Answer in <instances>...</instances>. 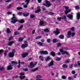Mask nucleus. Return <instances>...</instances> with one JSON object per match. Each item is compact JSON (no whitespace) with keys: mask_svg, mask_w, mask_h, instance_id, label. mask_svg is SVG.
Listing matches in <instances>:
<instances>
[{"mask_svg":"<svg viewBox=\"0 0 80 80\" xmlns=\"http://www.w3.org/2000/svg\"><path fill=\"white\" fill-rule=\"evenodd\" d=\"M8 56L9 57L11 58H12V57H14V54L12 52H10L9 53Z\"/></svg>","mask_w":80,"mask_h":80,"instance_id":"f8f14e48","label":"nucleus"},{"mask_svg":"<svg viewBox=\"0 0 80 80\" xmlns=\"http://www.w3.org/2000/svg\"><path fill=\"white\" fill-rule=\"evenodd\" d=\"M36 80H38L39 78H42V77L40 76V75H38L36 76Z\"/></svg>","mask_w":80,"mask_h":80,"instance_id":"412c9836","label":"nucleus"},{"mask_svg":"<svg viewBox=\"0 0 80 80\" xmlns=\"http://www.w3.org/2000/svg\"><path fill=\"white\" fill-rule=\"evenodd\" d=\"M41 42H37V44L38 45H39V46H41V47H42V46H43V43H44L45 42V40L44 39H42L41 40Z\"/></svg>","mask_w":80,"mask_h":80,"instance_id":"20e7f679","label":"nucleus"},{"mask_svg":"<svg viewBox=\"0 0 80 80\" xmlns=\"http://www.w3.org/2000/svg\"><path fill=\"white\" fill-rule=\"evenodd\" d=\"M61 60V58H60L59 57H58L57 58L56 60V61H60V60Z\"/></svg>","mask_w":80,"mask_h":80,"instance_id":"49530a36","label":"nucleus"},{"mask_svg":"<svg viewBox=\"0 0 80 80\" xmlns=\"http://www.w3.org/2000/svg\"><path fill=\"white\" fill-rule=\"evenodd\" d=\"M53 62H54V61L53 60H52L49 63H48V67H52V66H53V65H54Z\"/></svg>","mask_w":80,"mask_h":80,"instance_id":"6e6552de","label":"nucleus"},{"mask_svg":"<svg viewBox=\"0 0 80 80\" xmlns=\"http://www.w3.org/2000/svg\"><path fill=\"white\" fill-rule=\"evenodd\" d=\"M58 42V40L57 39H54L53 40V43H56Z\"/></svg>","mask_w":80,"mask_h":80,"instance_id":"c85d7f7f","label":"nucleus"},{"mask_svg":"<svg viewBox=\"0 0 80 80\" xmlns=\"http://www.w3.org/2000/svg\"><path fill=\"white\" fill-rule=\"evenodd\" d=\"M28 46H26L25 44H22V48H26V47H27Z\"/></svg>","mask_w":80,"mask_h":80,"instance_id":"cd10ccee","label":"nucleus"},{"mask_svg":"<svg viewBox=\"0 0 80 80\" xmlns=\"http://www.w3.org/2000/svg\"><path fill=\"white\" fill-rule=\"evenodd\" d=\"M72 67H73V64L70 65L69 68H70V69H72Z\"/></svg>","mask_w":80,"mask_h":80,"instance_id":"052dcab7","label":"nucleus"},{"mask_svg":"<svg viewBox=\"0 0 80 80\" xmlns=\"http://www.w3.org/2000/svg\"><path fill=\"white\" fill-rule=\"evenodd\" d=\"M37 9L38 10L36 11L35 13H38V12H40V11H41V10H40V6H38L37 7Z\"/></svg>","mask_w":80,"mask_h":80,"instance_id":"dca6fc26","label":"nucleus"},{"mask_svg":"<svg viewBox=\"0 0 80 80\" xmlns=\"http://www.w3.org/2000/svg\"><path fill=\"white\" fill-rule=\"evenodd\" d=\"M30 18H35V16L33 14H31L30 15Z\"/></svg>","mask_w":80,"mask_h":80,"instance_id":"58836bf2","label":"nucleus"},{"mask_svg":"<svg viewBox=\"0 0 80 80\" xmlns=\"http://www.w3.org/2000/svg\"><path fill=\"white\" fill-rule=\"evenodd\" d=\"M61 45H62V44H61V43H58V47H60V46H61Z\"/></svg>","mask_w":80,"mask_h":80,"instance_id":"680f3d73","label":"nucleus"},{"mask_svg":"<svg viewBox=\"0 0 80 80\" xmlns=\"http://www.w3.org/2000/svg\"><path fill=\"white\" fill-rule=\"evenodd\" d=\"M23 40V38H20L18 39V41H19V42H22Z\"/></svg>","mask_w":80,"mask_h":80,"instance_id":"a19ab883","label":"nucleus"},{"mask_svg":"<svg viewBox=\"0 0 80 80\" xmlns=\"http://www.w3.org/2000/svg\"><path fill=\"white\" fill-rule=\"evenodd\" d=\"M25 76H21L20 77V79H23V78H25Z\"/></svg>","mask_w":80,"mask_h":80,"instance_id":"0e129e2a","label":"nucleus"},{"mask_svg":"<svg viewBox=\"0 0 80 80\" xmlns=\"http://www.w3.org/2000/svg\"><path fill=\"white\" fill-rule=\"evenodd\" d=\"M11 63L14 65L18 64V62L16 61H11Z\"/></svg>","mask_w":80,"mask_h":80,"instance_id":"4be33fe9","label":"nucleus"},{"mask_svg":"<svg viewBox=\"0 0 80 80\" xmlns=\"http://www.w3.org/2000/svg\"><path fill=\"white\" fill-rule=\"evenodd\" d=\"M30 66H29V68H33V67H34L35 66L33 64V62H31L30 63Z\"/></svg>","mask_w":80,"mask_h":80,"instance_id":"2eb2a0df","label":"nucleus"},{"mask_svg":"<svg viewBox=\"0 0 80 80\" xmlns=\"http://www.w3.org/2000/svg\"><path fill=\"white\" fill-rule=\"evenodd\" d=\"M24 43L25 45L27 46V47H28V42H27V41H25Z\"/></svg>","mask_w":80,"mask_h":80,"instance_id":"bb28decb","label":"nucleus"},{"mask_svg":"<svg viewBox=\"0 0 80 80\" xmlns=\"http://www.w3.org/2000/svg\"><path fill=\"white\" fill-rule=\"evenodd\" d=\"M28 55V53L26 52L25 53H23L22 54V57L23 58H25Z\"/></svg>","mask_w":80,"mask_h":80,"instance_id":"1a4fd4ad","label":"nucleus"},{"mask_svg":"<svg viewBox=\"0 0 80 80\" xmlns=\"http://www.w3.org/2000/svg\"><path fill=\"white\" fill-rule=\"evenodd\" d=\"M63 7H64L66 10L64 11V12L65 13V14L67 15L68 13L69 12H71V9H69V7L67 6H63Z\"/></svg>","mask_w":80,"mask_h":80,"instance_id":"f03ea898","label":"nucleus"},{"mask_svg":"<svg viewBox=\"0 0 80 80\" xmlns=\"http://www.w3.org/2000/svg\"><path fill=\"white\" fill-rule=\"evenodd\" d=\"M50 55H51L53 57H55V53L53 52H52L50 53Z\"/></svg>","mask_w":80,"mask_h":80,"instance_id":"a878e982","label":"nucleus"},{"mask_svg":"<svg viewBox=\"0 0 80 80\" xmlns=\"http://www.w3.org/2000/svg\"><path fill=\"white\" fill-rule=\"evenodd\" d=\"M47 42L48 43H50V42H51V39H48L47 40Z\"/></svg>","mask_w":80,"mask_h":80,"instance_id":"79ce46f5","label":"nucleus"},{"mask_svg":"<svg viewBox=\"0 0 80 80\" xmlns=\"http://www.w3.org/2000/svg\"><path fill=\"white\" fill-rule=\"evenodd\" d=\"M11 53H12L14 54V53H15V49H13L12 50V52H11Z\"/></svg>","mask_w":80,"mask_h":80,"instance_id":"a18cd8bd","label":"nucleus"},{"mask_svg":"<svg viewBox=\"0 0 80 80\" xmlns=\"http://www.w3.org/2000/svg\"><path fill=\"white\" fill-rule=\"evenodd\" d=\"M50 60V57L49 56H48L46 59V61H48V60Z\"/></svg>","mask_w":80,"mask_h":80,"instance_id":"f704fd0d","label":"nucleus"},{"mask_svg":"<svg viewBox=\"0 0 80 80\" xmlns=\"http://www.w3.org/2000/svg\"><path fill=\"white\" fill-rule=\"evenodd\" d=\"M6 32H7L8 33H11V31H10L9 28H7Z\"/></svg>","mask_w":80,"mask_h":80,"instance_id":"6ab92c4d","label":"nucleus"},{"mask_svg":"<svg viewBox=\"0 0 80 80\" xmlns=\"http://www.w3.org/2000/svg\"><path fill=\"white\" fill-rule=\"evenodd\" d=\"M75 8L76 9H80V7H79V6H75Z\"/></svg>","mask_w":80,"mask_h":80,"instance_id":"09e8293b","label":"nucleus"},{"mask_svg":"<svg viewBox=\"0 0 80 80\" xmlns=\"http://www.w3.org/2000/svg\"><path fill=\"white\" fill-rule=\"evenodd\" d=\"M12 0H7L5 1L6 2H11Z\"/></svg>","mask_w":80,"mask_h":80,"instance_id":"69168bd1","label":"nucleus"},{"mask_svg":"<svg viewBox=\"0 0 80 80\" xmlns=\"http://www.w3.org/2000/svg\"><path fill=\"white\" fill-rule=\"evenodd\" d=\"M18 22H19V23H23L24 22H25V21L24 20V19H22L21 20H18Z\"/></svg>","mask_w":80,"mask_h":80,"instance_id":"a211bd4d","label":"nucleus"},{"mask_svg":"<svg viewBox=\"0 0 80 80\" xmlns=\"http://www.w3.org/2000/svg\"><path fill=\"white\" fill-rule=\"evenodd\" d=\"M22 70H23V71H25L26 72H28V69L26 68H23L22 69Z\"/></svg>","mask_w":80,"mask_h":80,"instance_id":"ea45409f","label":"nucleus"},{"mask_svg":"<svg viewBox=\"0 0 80 80\" xmlns=\"http://www.w3.org/2000/svg\"><path fill=\"white\" fill-rule=\"evenodd\" d=\"M54 13L52 12H49L48 13V15H54Z\"/></svg>","mask_w":80,"mask_h":80,"instance_id":"72a5a7b5","label":"nucleus"},{"mask_svg":"<svg viewBox=\"0 0 80 80\" xmlns=\"http://www.w3.org/2000/svg\"><path fill=\"white\" fill-rule=\"evenodd\" d=\"M23 17H28V15H29V13H27V12H24L23 13Z\"/></svg>","mask_w":80,"mask_h":80,"instance_id":"4468645a","label":"nucleus"},{"mask_svg":"<svg viewBox=\"0 0 80 80\" xmlns=\"http://www.w3.org/2000/svg\"><path fill=\"white\" fill-rule=\"evenodd\" d=\"M75 35V32H73L72 33V31H69L67 33L68 37H67V38H70L71 36L73 37H74Z\"/></svg>","mask_w":80,"mask_h":80,"instance_id":"f257e3e1","label":"nucleus"},{"mask_svg":"<svg viewBox=\"0 0 80 80\" xmlns=\"http://www.w3.org/2000/svg\"><path fill=\"white\" fill-rule=\"evenodd\" d=\"M45 2L46 4V7H50L51 6L50 2H48L47 0H45Z\"/></svg>","mask_w":80,"mask_h":80,"instance_id":"39448f33","label":"nucleus"},{"mask_svg":"<svg viewBox=\"0 0 80 80\" xmlns=\"http://www.w3.org/2000/svg\"><path fill=\"white\" fill-rule=\"evenodd\" d=\"M60 51L62 53V55H64V54L66 53V51H64L62 49H60Z\"/></svg>","mask_w":80,"mask_h":80,"instance_id":"ddd939ff","label":"nucleus"},{"mask_svg":"<svg viewBox=\"0 0 80 80\" xmlns=\"http://www.w3.org/2000/svg\"><path fill=\"white\" fill-rule=\"evenodd\" d=\"M25 1L26 2L27 5H28V3H29V2H30V0H25Z\"/></svg>","mask_w":80,"mask_h":80,"instance_id":"c9c22d12","label":"nucleus"},{"mask_svg":"<svg viewBox=\"0 0 80 80\" xmlns=\"http://www.w3.org/2000/svg\"><path fill=\"white\" fill-rule=\"evenodd\" d=\"M69 62V61L68 60H67L65 61V63H68Z\"/></svg>","mask_w":80,"mask_h":80,"instance_id":"338daca9","label":"nucleus"},{"mask_svg":"<svg viewBox=\"0 0 80 80\" xmlns=\"http://www.w3.org/2000/svg\"><path fill=\"white\" fill-rule=\"evenodd\" d=\"M23 7L24 8H27V7H28V6H27V4H24Z\"/></svg>","mask_w":80,"mask_h":80,"instance_id":"864d4df0","label":"nucleus"},{"mask_svg":"<svg viewBox=\"0 0 80 80\" xmlns=\"http://www.w3.org/2000/svg\"><path fill=\"white\" fill-rule=\"evenodd\" d=\"M23 26L22 25H21L20 26V27L18 28V30H21V29L22 28H23Z\"/></svg>","mask_w":80,"mask_h":80,"instance_id":"2f4dec72","label":"nucleus"},{"mask_svg":"<svg viewBox=\"0 0 80 80\" xmlns=\"http://www.w3.org/2000/svg\"><path fill=\"white\" fill-rule=\"evenodd\" d=\"M7 53H8V50L5 51L4 53V55L5 57H6L7 55Z\"/></svg>","mask_w":80,"mask_h":80,"instance_id":"c756f323","label":"nucleus"},{"mask_svg":"<svg viewBox=\"0 0 80 80\" xmlns=\"http://www.w3.org/2000/svg\"><path fill=\"white\" fill-rule=\"evenodd\" d=\"M7 69L8 70H12V69H13V68L12 67L11 65H9L7 67Z\"/></svg>","mask_w":80,"mask_h":80,"instance_id":"9d476101","label":"nucleus"},{"mask_svg":"<svg viewBox=\"0 0 80 80\" xmlns=\"http://www.w3.org/2000/svg\"><path fill=\"white\" fill-rule=\"evenodd\" d=\"M47 24V22L44 21H40V24L41 25H46Z\"/></svg>","mask_w":80,"mask_h":80,"instance_id":"0eeeda50","label":"nucleus"},{"mask_svg":"<svg viewBox=\"0 0 80 80\" xmlns=\"http://www.w3.org/2000/svg\"><path fill=\"white\" fill-rule=\"evenodd\" d=\"M62 19H66V16H63L61 18Z\"/></svg>","mask_w":80,"mask_h":80,"instance_id":"13d9d810","label":"nucleus"},{"mask_svg":"<svg viewBox=\"0 0 80 80\" xmlns=\"http://www.w3.org/2000/svg\"><path fill=\"white\" fill-rule=\"evenodd\" d=\"M78 20H79L80 18V13L79 12H78L77 13V16H76Z\"/></svg>","mask_w":80,"mask_h":80,"instance_id":"f3484780","label":"nucleus"},{"mask_svg":"<svg viewBox=\"0 0 80 80\" xmlns=\"http://www.w3.org/2000/svg\"><path fill=\"white\" fill-rule=\"evenodd\" d=\"M39 58L41 61H43V58L41 56H39Z\"/></svg>","mask_w":80,"mask_h":80,"instance_id":"473e14b6","label":"nucleus"},{"mask_svg":"<svg viewBox=\"0 0 80 80\" xmlns=\"http://www.w3.org/2000/svg\"><path fill=\"white\" fill-rule=\"evenodd\" d=\"M18 64L19 65L18 66V68H20V60H18Z\"/></svg>","mask_w":80,"mask_h":80,"instance_id":"37998d69","label":"nucleus"},{"mask_svg":"<svg viewBox=\"0 0 80 80\" xmlns=\"http://www.w3.org/2000/svg\"><path fill=\"white\" fill-rule=\"evenodd\" d=\"M62 79H65L66 78V77L65 76H62Z\"/></svg>","mask_w":80,"mask_h":80,"instance_id":"e2e57ef3","label":"nucleus"},{"mask_svg":"<svg viewBox=\"0 0 80 80\" xmlns=\"http://www.w3.org/2000/svg\"><path fill=\"white\" fill-rule=\"evenodd\" d=\"M50 30L48 28H46L43 29V31L45 32H49Z\"/></svg>","mask_w":80,"mask_h":80,"instance_id":"5701e85b","label":"nucleus"},{"mask_svg":"<svg viewBox=\"0 0 80 80\" xmlns=\"http://www.w3.org/2000/svg\"><path fill=\"white\" fill-rule=\"evenodd\" d=\"M62 67H63V68H67V67H68V65L64 64L63 65Z\"/></svg>","mask_w":80,"mask_h":80,"instance_id":"4c0bfd02","label":"nucleus"},{"mask_svg":"<svg viewBox=\"0 0 80 80\" xmlns=\"http://www.w3.org/2000/svg\"><path fill=\"white\" fill-rule=\"evenodd\" d=\"M62 18L61 17H59L57 18L58 20H59V21H61Z\"/></svg>","mask_w":80,"mask_h":80,"instance_id":"bf43d9fd","label":"nucleus"},{"mask_svg":"<svg viewBox=\"0 0 80 80\" xmlns=\"http://www.w3.org/2000/svg\"><path fill=\"white\" fill-rule=\"evenodd\" d=\"M71 30L73 32V31L75 30V28L74 27L72 28H71Z\"/></svg>","mask_w":80,"mask_h":80,"instance_id":"3c124183","label":"nucleus"},{"mask_svg":"<svg viewBox=\"0 0 80 80\" xmlns=\"http://www.w3.org/2000/svg\"><path fill=\"white\" fill-rule=\"evenodd\" d=\"M78 65L79 66H80V61H78Z\"/></svg>","mask_w":80,"mask_h":80,"instance_id":"774afa93","label":"nucleus"},{"mask_svg":"<svg viewBox=\"0 0 80 80\" xmlns=\"http://www.w3.org/2000/svg\"><path fill=\"white\" fill-rule=\"evenodd\" d=\"M4 70V68L3 67H2L0 68V71H2V70Z\"/></svg>","mask_w":80,"mask_h":80,"instance_id":"603ef678","label":"nucleus"},{"mask_svg":"<svg viewBox=\"0 0 80 80\" xmlns=\"http://www.w3.org/2000/svg\"><path fill=\"white\" fill-rule=\"evenodd\" d=\"M12 6V5L10 4L7 6V8H11V7Z\"/></svg>","mask_w":80,"mask_h":80,"instance_id":"c03bdc74","label":"nucleus"},{"mask_svg":"<svg viewBox=\"0 0 80 80\" xmlns=\"http://www.w3.org/2000/svg\"><path fill=\"white\" fill-rule=\"evenodd\" d=\"M18 21V20L15 17H13L12 18V21H11L12 23H15L17 22Z\"/></svg>","mask_w":80,"mask_h":80,"instance_id":"7ed1b4c3","label":"nucleus"},{"mask_svg":"<svg viewBox=\"0 0 80 80\" xmlns=\"http://www.w3.org/2000/svg\"><path fill=\"white\" fill-rule=\"evenodd\" d=\"M41 37L40 36H38L36 37V39H39V38H41Z\"/></svg>","mask_w":80,"mask_h":80,"instance_id":"de8ad7c7","label":"nucleus"},{"mask_svg":"<svg viewBox=\"0 0 80 80\" xmlns=\"http://www.w3.org/2000/svg\"><path fill=\"white\" fill-rule=\"evenodd\" d=\"M13 41L9 42L8 43V46H10V45H12L13 43Z\"/></svg>","mask_w":80,"mask_h":80,"instance_id":"393cba45","label":"nucleus"},{"mask_svg":"<svg viewBox=\"0 0 80 80\" xmlns=\"http://www.w3.org/2000/svg\"><path fill=\"white\" fill-rule=\"evenodd\" d=\"M68 80H73V78H72V77H68Z\"/></svg>","mask_w":80,"mask_h":80,"instance_id":"8fccbe9b","label":"nucleus"},{"mask_svg":"<svg viewBox=\"0 0 80 80\" xmlns=\"http://www.w3.org/2000/svg\"><path fill=\"white\" fill-rule=\"evenodd\" d=\"M20 75L21 76H22L23 75H25V73L24 72H22L20 73Z\"/></svg>","mask_w":80,"mask_h":80,"instance_id":"4d7b16f0","label":"nucleus"},{"mask_svg":"<svg viewBox=\"0 0 80 80\" xmlns=\"http://www.w3.org/2000/svg\"><path fill=\"white\" fill-rule=\"evenodd\" d=\"M67 17L69 18L70 19H72L73 18V15L70 14L67 16Z\"/></svg>","mask_w":80,"mask_h":80,"instance_id":"aec40b11","label":"nucleus"},{"mask_svg":"<svg viewBox=\"0 0 80 80\" xmlns=\"http://www.w3.org/2000/svg\"><path fill=\"white\" fill-rule=\"evenodd\" d=\"M22 7H18L17 8V10H21V9H22Z\"/></svg>","mask_w":80,"mask_h":80,"instance_id":"5fc2aeb1","label":"nucleus"},{"mask_svg":"<svg viewBox=\"0 0 80 80\" xmlns=\"http://www.w3.org/2000/svg\"><path fill=\"white\" fill-rule=\"evenodd\" d=\"M20 34V32H14V35H19Z\"/></svg>","mask_w":80,"mask_h":80,"instance_id":"7c9ffc66","label":"nucleus"},{"mask_svg":"<svg viewBox=\"0 0 80 80\" xmlns=\"http://www.w3.org/2000/svg\"><path fill=\"white\" fill-rule=\"evenodd\" d=\"M59 38L61 39H63L64 38V36L63 35L61 34L59 36Z\"/></svg>","mask_w":80,"mask_h":80,"instance_id":"b1692460","label":"nucleus"},{"mask_svg":"<svg viewBox=\"0 0 80 80\" xmlns=\"http://www.w3.org/2000/svg\"><path fill=\"white\" fill-rule=\"evenodd\" d=\"M57 29H58V28L56 29V30H57L56 31H54L53 32V33H55L56 35H58V34L60 33V32H59V31Z\"/></svg>","mask_w":80,"mask_h":80,"instance_id":"9b49d317","label":"nucleus"},{"mask_svg":"<svg viewBox=\"0 0 80 80\" xmlns=\"http://www.w3.org/2000/svg\"><path fill=\"white\" fill-rule=\"evenodd\" d=\"M4 51V50L3 49H1L0 50V54H1L2 53V52H3Z\"/></svg>","mask_w":80,"mask_h":80,"instance_id":"6e6d98bb","label":"nucleus"},{"mask_svg":"<svg viewBox=\"0 0 80 80\" xmlns=\"http://www.w3.org/2000/svg\"><path fill=\"white\" fill-rule=\"evenodd\" d=\"M38 68H36L35 69H34L33 70H32V72H35V71H37V70H38Z\"/></svg>","mask_w":80,"mask_h":80,"instance_id":"e433bc0d","label":"nucleus"},{"mask_svg":"<svg viewBox=\"0 0 80 80\" xmlns=\"http://www.w3.org/2000/svg\"><path fill=\"white\" fill-rule=\"evenodd\" d=\"M41 54H44V55H48V52L47 51H42L40 52Z\"/></svg>","mask_w":80,"mask_h":80,"instance_id":"423d86ee","label":"nucleus"}]
</instances>
